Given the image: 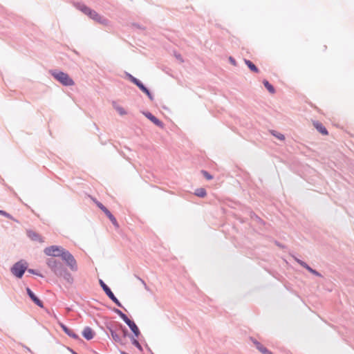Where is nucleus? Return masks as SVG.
Returning a JSON list of instances; mask_svg holds the SVG:
<instances>
[{"instance_id":"nucleus-1","label":"nucleus","mask_w":354,"mask_h":354,"mask_svg":"<svg viewBox=\"0 0 354 354\" xmlns=\"http://www.w3.org/2000/svg\"><path fill=\"white\" fill-rule=\"evenodd\" d=\"M44 253L50 257H61L72 271L77 270V264L73 256L64 248L57 245H51L44 249Z\"/></svg>"},{"instance_id":"nucleus-2","label":"nucleus","mask_w":354,"mask_h":354,"mask_svg":"<svg viewBox=\"0 0 354 354\" xmlns=\"http://www.w3.org/2000/svg\"><path fill=\"white\" fill-rule=\"evenodd\" d=\"M76 8L82 11L84 15H87L89 18L92 19L95 21L100 24H107L108 19L104 18V17L99 15L94 10L91 9L86 5L80 3H77L76 4Z\"/></svg>"},{"instance_id":"nucleus-3","label":"nucleus","mask_w":354,"mask_h":354,"mask_svg":"<svg viewBox=\"0 0 354 354\" xmlns=\"http://www.w3.org/2000/svg\"><path fill=\"white\" fill-rule=\"evenodd\" d=\"M49 73L63 86H70L75 84L73 80L66 73L57 69H53L50 70Z\"/></svg>"},{"instance_id":"nucleus-4","label":"nucleus","mask_w":354,"mask_h":354,"mask_svg":"<svg viewBox=\"0 0 354 354\" xmlns=\"http://www.w3.org/2000/svg\"><path fill=\"white\" fill-rule=\"evenodd\" d=\"M47 265L55 274L62 275L63 267L60 262L54 259H49L47 261Z\"/></svg>"},{"instance_id":"nucleus-5","label":"nucleus","mask_w":354,"mask_h":354,"mask_svg":"<svg viewBox=\"0 0 354 354\" xmlns=\"http://www.w3.org/2000/svg\"><path fill=\"white\" fill-rule=\"evenodd\" d=\"M26 270V266L21 262H18L12 268V272L15 276L21 278Z\"/></svg>"},{"instance_id":"nucleus-6","label":"nucleus","mask_w":354,"mask_h":354,"mask_svg":"<svg viewBox=\"0 0 354 354\" xmlns=\"http://www.w3.org/2000/svg\"><path fill=\"white\" fill-rule=\"evenodd\" d=\"M100 283L104 291L106 292L107 296L113 301L115 302L118 306H120L121 304L118 300V299L115 297L113 293L111 292L110 288L104 283L102 280H100Z\"/></svg>"},{"instance_id":"nucleus-7","label":"nucleus","mask_w":354,"mask_h":354,"mask_svg":"<svg viewBox=\"0 0 354 354\" xmlns=\"http://www.w3.org/2000/svg\"><path fill=\"white\" fill-rule=\"evenodd\" d=\"M144 115L154 124L161 128H163V122L160 121L159 119H158L156 116H154L151 113L147 111L144 113Z\"/></svg>"},{"instance_id":"nucleus-8","label":"nucleus","mask_w":354,"mask_h":354,"mask_svg":"<svg viewBox=\"0 0 354 354\" xmlns=\"http://www.w3.org/2000/svg\"><path fill=\"white\" fill-rule=\"evenodd\" d=\"M26 292L28 296L30 297V299L33 301V302L35 304H37L38 306L41 308L44 307L43 302L37 297L35 296V295L32 292V290L29 288H26Z\"/></svg>"},{"instance_id":"nucleus-9","label":"nucleus","mask_w":354,"mask_h":354,"mask_svg":"<svg viewBox=\"0 0 354 354\" xmlns=\"http://www.w3.org/2000/svg\"><path fill=\"white\" fill-rule=\"evenodd\" d=\"M82 335L87 340H90L93 338L95 333L90 327H86L82 332Z\"/></svg>"},{"instance_id":"nucleus-10","label":"nucleus","mask_w":354,"mask_h":354,"mask_svg":"<svg viewBox=\"0 0 354 354\" xmlns=\"http://www.w3.org/2000/svg\"><path fill=\"white\" fill-rule=\"evenodd\" d=\"M138 87L140 88V91H142L144 93H145L147 95V97H149V99L151 101H153V100H154L153 95H152V93H151L149 89L148 88H147L143 84L142 82Z\"/></svg>"},{"instance_id":"nucleus-11","label":"nucleus","mask_w":354,"mask_h":354,"mask_svg":"<svg viewBox=\"0 0 354 354\" xmlns=\"http://www.w3.org/2000/svg\"><path fill=\"white\" fill-rule=\"evenodd\" d=\"M313 126L319 131V133H328L326 128L319 121H313Z\"/></svg>"},{"instance_id":"nucleus-12","label":"nucleus","mask_w":354,"mask_h":354,"mask_svg":"<svg viewBox=\"0 0 354 354\" xmlns=\"http://www.w3.org/2000/svg\"><path fill=\"white\" fill-rule=\"evenodd\" d=\"M61 328L63 329V330L70 337L74 338V339H78V335L73 332V330L68 328L66 327L64 324H60Z\"/></svg>"},{"instance_id":"nucleus-13","label":"nucleus","mask_w":354,"mask_h":354,"mask_svg":"<svg viewBox=\"0 0 354 354\" xmlns=\"http://www.w3.org/2000/svg\"><path fill=\"white\" fill-rule=\"evenodd\" d=\"M244 62L251 71L255 73H259V69L256 66V65L252 62L246 59H244Z\"/></svg>"},{"instance_id":"nucleus-14","label":"nucleus","mask_w":354,"mask_h":354,"mask_svg":"<svg viewBox=\"0 0 354 354\" xmlns=\"http://www.w3.org/2000/svg\"><path fill=\"white\" fill-rule=\"evenodd\" d=\"M125 77L127 80H129L131 82H132L137 86H138L142 83L140 80H139L138 79H137L136 77H135L131 74L127 72L125 73Z\"/></svg>"},{"instance_id":"nucleus-15","label":"nucleus","mask_w":354,"mask_h":354,"mask_svg":"<svg viewBox=\"0 0 354 354\" xmlns=\"http://www.w3.org/2000/svg\"><path fill=\"white\" fill-rule=\"evenodd\" d=\"M127 325L129 326L131 331L134 333V335L136 337H138L140 335V330L136 324L133 321L131 320L130 322L127 324Z\"/></svg>"},{"instance_id":"nucleus-16","label":"nucleus","mask_w":354,"mask_h":354,"mask_svg":"<svg viewBox=\"0 0 354 354\" xmlns=\"http://www.w3.org/2000/svg\"><path fill=\"white\" fill-rule=\"evenodd\" d=\"M254 344L257 346V348L263 354H272V352L268 351L266 347H264L262 344H261L259 342H254Z\"/></svg>"},{"instance_id":"nucleus-17","label":"nucleus","mask_w":354,"mask_h":354,"mask_svg":"<svg viewBox=\"0 0 354 354\" xmlns=\"http://www.w3.org/2000/svg\"><path fill=\"white\" fill-rule=\"evenodd\" d=\"M263 84L266 89L272 94L275 93L274 87L266 80H263Z\"/></svg>"},{"instance_id":"nucleus-18","label":"nucleus","mask_w":354,"mask_h":354,"mask_svg":"<svg viewBox=\"0 0 354 354\" xmlns=\"http://www.w3.org/2000/svg\"><path fill=\"white\" fill-rule=\"evenodd\" d=\"M194 194L198 197L204 198L207 196L206 190L204 188H198L195 190Z\"/></svg>"},{"instance_id":"nucleus-19","label":"nucleus","mask_w":354,"mask_h":354,"mask_svg":"<svg viewBox=\"0 0 354 354\" xmlns=\"http://www.w3.org/2000/svg\"><path fill=\"white\" fill-rule=\"evenodd\" d=\"M113 106L118 112V113L120 115H124L127 114V112L124 110V109L122 108V106L118 105L115 102H113Z\"/></svg>"},{"instance_id":"nucleus-20","label":"nucleus","mask_w":354,"mask_h":354,"mask_svg":"<svg viewBox=\"0 0 354 354\" xmlns=\"http://www.w3.org/2000/svg\"><path fill=\"white\" fill-rule=\"evenodd\" d=\"M111 335L113 340L116 342H121L122 338L120 335L115 330H111Z\"/></svg>"},{"instance_id":"nucleus-21","label":"nucleus","mask_w":354,"mask_h":354,"mask_svg":"<svg viewBox=\"0 0 354 354\" xmlns=\"http://www.w3.org/2000/svg\"><path fill=\"white\" fill-rule=\"evenodd\" d=\"M28 236L31 239L34 241H39L40 242H42V239L41 238V236L34 232H29Z\"/></svg>"},{"instance_id":"nucleus-22","label":"nucleus","mask_w":354,"mask_h":354,"mask_svg":"<svg viewBox=\"0 0 354 354\" xmlns=\"http://www.w3.org/2000/svg\"><path fill=\"white\" fill-rule=\"evenodd\" d=\"M64 279L68 283H73V277H72V275L68 272L67 271L64 270V274H62V275Z\"/></svg>"},{"instance_id":"nucleus-23","label":"nucleus","mask_w":354,"mask_h":354,"mask_svg":"<svg viewBox=\"0 0 354 354\" xmlns=\"http://www.w3.org/2000/svg\"><path fill=\"white\" fill-rule=\"evenodd\" d=\"M118 315L120 316V317L122 319V320L127 324L129 322H130V319L128 318V317L124 314L120 310L117 311Z\"/></svg>"},{"instance_id":"nucleus-24","label":"nucleus","mask_w":354,"mask_h":354,"mask_svg":"<svg viewBox=\"0 0 354 354\" xmlns=\"http://www.w3.org/2000/svg\"><path fill=\"white\" fill-rule=\"evenodd\" d=\"M201 173L207 180H212L213 178V176L205 170H202Z\"/></svg>"},{"instance_id":"nucleus-25","label":"nucleus","mask_w":354,"mask_h":354,"mask_svg":"<svg viewBox=\"0 0 354 354\" xmlns=\"http://www.w3.org/2000/svg\"><path fill=\"white\" fill-rule=\"evenodd\" d=\"M110 219V221H111V223H113V225L116 227V228H118L119 227V224L118 223V221H116V218L113 216V215L112 216H111L110 218H109Z\"/></svg>"},{"instance_id":"nucleus-26","label":"nucleus","mask_w":354,"mask_h":354,"mask_svg":"<svg viewBox=\"0 0 354 354\" xmlns=\"http://www.w3.org/2000/svg\"><path fill=\"white\" fill-rule=\"evenodd\" d=\"M93 201L102 211H103L106 208L101 203L96 201L95 199L93 198Z\"/></svg>"},{"instance_id":"nucleus-27","label":"nucleus","mask_w":354,"mask_h":354,"mask_svg":"<svg viewBox=\"0 0 354 354\" xmlns=\"http://www.w3.org/2000/svg\"><path fill=\"white\" fill-rule=\"evenodd\" d=\"M310 272H311L312 274L316 275V276H318V277H321V274L317 272L316 270L312 269L310 267L308 266L307 269Z\"/></svg>"},{"instance_id":"nucleus-28","label":"nucleus","mask_w":354,"mask_h":354,"mask_svg":"<svg viewBox=\"0 0 354 354\" xmlns=\"http://www.w3.org/2000/svg\"><path fill=\"white\" fill-rule=\"evenodd\" d=\"M132 26L135 27V28H136L138 29L142 30H144L145 29V28L143 26H142V25H140V24H139L138 23H133L132 24Z\"/></svg>"},{"instance_id":"nucleus-29","label":"nucleus","mask_w":354,"mask_h":354,"mask_svg":"<svg viewBox=\"0 0 354 354\" xmlns=\"http://www.w3.org/2000/svg\"><path fill=\"white\" fill-rule=\"evenodd\" d=\"M102 212L106 215L108 218H110L113 216V214L108 210L106 207Z\"/></svg>"},{"instance_id":"nucleus-30","label":"nucleus","mask_w":354,"mask_h":354,"mask_svg":"<svg viewBox=\"0 0 354 354\" xmlns=\"http://www.w3.org/2000/svg\"><path fill=\"white\" fill-rule=\"evenodd\" d=\"M102 212L106 215L108 218H110L113 216V214L108 210L106 207Z\"/></svg>"},{"instance_id":"nucleus-31","label":"nucleus","mask_w":354,"mask_h":354,"mask_svg":"<svg viewBox=\"0 0 354 354\" xmlns=\"http://www.w3.org/2000/svg\"><path fill=\"white\" fill-rule=\"evenodd\" d=\"M102 212L106 215L108 218H110L113 216V214L108 210L106 207Z\"/></svg>"},{"instance_id":"nucleus-32","label":"nucleus","mask_w":354,"mask_h":354,"mask_svg":"<svg viewBox=\"0 0 354 354\" xmlns=\"http://www.w3.org/2000/svg\"><path fill=\"white\" fill-rule=\"evenodd\" d=\"M133 344L135 345L137 348H138L140 350H141V346L140 344V343L138 342V340L136 339H133Z\"/></svg>"},{"instance_id":"nucleus-33","label":"nucleus","mask_w":354,"mask_h":354,"mask_svg":"<svg viewBox=\"0 0 354 354\" xmlns=\"http://www.w3.org/2000/svg\"><path fill=\"white\" fill-rule=\"evenodd\" d=\"M274 136L280 140H283L285 139L283 134H274Z\"/></svg>"},{"instance_id":"nucleus-34","label":"nucleus","mask_w":354,"mask_h":354,"mask_svg":"<svg viewBox=\"0 0 354 354\" xmlns=\"http://www.w3.org/2000/svg\"><path fill=\"white\" fill-rule=\"evenodd\" d=\"M297 262H298V263H299L301 266H303L304 268H305L306 269H307V268H308V266L305 262H304V261H301V260H299V259H297Z\"/></svg>"},{"instance_id":"nucleus-35","label":"nucleus","mask_w":354,"mask_h":354,"mask_svg":"<svg viewBox=\"0 0 354 354\" xmlns=\"http://www.w3.org/2000/svg\"><path fill=\"white\" fill-rule=\"evenodd\" d=\"M229 61H230V62L232 65H234V66H236V61L235 60V59H234V57H231V56H230V57H229Z\"/></svg>"},{"instance_id":"nucleus-36","label":"nucleus","mask_w":354,"mask_h":354,"mask_svg":"<svg viewBox=\"0 0 354 354\" xmlns=\"http://www.w3.org/2000/svg\"><path fill=\"white\" fill-rule=\"evenodd\" d=\"M176 57L179 59L181 62H183V59L182 58V56L180 54L176 55Z\"/></svg>"},{"instance_id":"nucleus-37","label":"nucleus","mask_w":354,"mask_h":354,"mask_svg":"<svg viewBox=\"0 0 354 354\" xmlns=\"http://www.w3.org/2000/svg\"><path fill=\"white\" fill-rule=\"evenodd\" d=\"M0 214L4 215V216L7 215L6 212H5L4 211H2V210H0Z\"/></svg>"},{"instance_id":"nucleus-38","label":"nucleus","mask_w":354,"mask_h":354,"mask_svg":"<svg viewBox=\"0 0 354 354\" xmlns=\"http://www.w3.org/2000/svg\"><path fill=\"white\" fill-rule=\"evenodd\" d=\"M269 133H277V132L274 130H270Z\"/></svg>"},{"instance_id":"nucleus-39","label":"nucleus","mask_w":354,"mask_h":354,"mask_svg":"<svg viewBox=\"0 0 354 354\" xmlns=\"http://www.w3.org/2000/svg\"><path fill=\"white\" fill-rule=\"evenodd\" d=\"M28 271H29L30 272H31V273H33V274H35V272H34V270H30V269Z\"/></svg>"},{"instance_id":"nucleus-40","label":"nucleus","mask_w":354,"mask_h":354,"mask_svg":"<svg viewBox=\"0 0 354 354\" xmlns=\"http://www.w3.org/2000/svg\"><path fill=\"white\" fill-rule=\"evenodd\" d=\"M73 52H74L75 54L78 55V53H77L76 50H73Z\"/></svg>"}]
</instances>
